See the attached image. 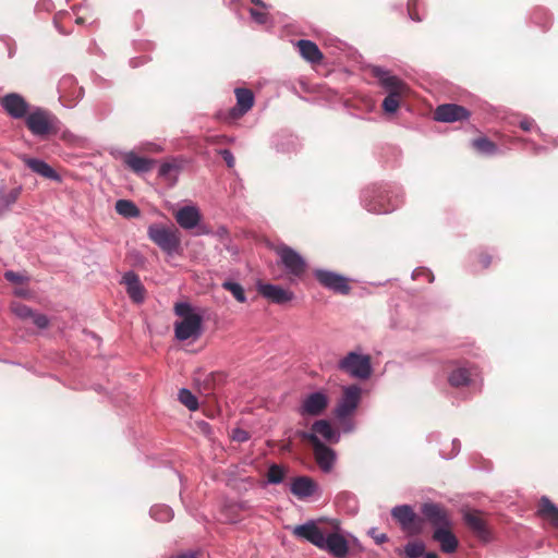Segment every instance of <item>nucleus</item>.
<instances>
[{
    "instance_id": "51",
    "label": "nucleus",
    "mask_w": 558,
    "mask_h": 558,
    "mask_svg": "<svg viewBox=\"0 0 558 558\" xmlns=\"http://www.w3.org/2000/svg\"><path fill=\"white\" fill-rule=\"evenodd\" d=\"M219 155L222 157L225 162L227 163L228 168H233L235 165V159L231 150L229 149H221L219 151Z\"/></svg>"
},
{
    "instance_id": "58",
    "label": "nucleus",
    "mask_w": 558,
    "mask_h": 558,
    "mask_svg": "<svg viewBox=\"0 0 558 558\" xmlns=\"http://www.w3.org/2000/svg\"><path fill=\"white\" fill-rule=\"evenodd\" d=\"M409 16H410V19L412 21H415V22H421L422 21V19L417 15V13H415L411 9H409Z\"/></svg>"
},
{
    "instance_id": "61",
    "label": "nucleus",
    "mask_w": 558,
    "mask_h": 558,
    "mask_svg": "<svg viewBox=\"0 0 558 558\" xmlns=\"http://www.w3.org/2000/svg\"><path fill=\"white\" fill-rule=\"evenodd\" d=\"M534 150H535V153H539V151L545 150V148H544V147H542V146H537V145H535V146H534Z\"/></svg>"
},
{
    "instance_id": "2",
    "label": "nucleus",
    "mask_w": 558,
    "mask_h": 558,
    "mask_svg": "<svg viewBox=\"0 0 558 558\" xmlns=\"http://www.w3.org/2000/svg\"><path fill=\"white\" fill-rule=\"evenodd\" d=\"M174 314L180 320L174 323V337L179 341H197L204 332V312L193 306L190 302H177L173 307Z\"/></svg>"
},
{
    "instance_id": "62",
    "label": "nucleus",
    "mask_w": 558,
    "mask_h": 558,
    "mask_svg": "<svg viewBox=\"0 0 558 558\" xmlns=\"http://www.w3.org/2000/svg\"><path fill=\"white\" fill-rule=\"evenodd\" d=\"M130 63H131V65H132L133 68L138 66V62H137L135 59H132V60L130 61Z\"/></svg>"
},
{
    "instance_id": "11",
    "label": "nucleus",
    "mask_w": 558,
    "mask_h": 558,
    "mask_svg": "<svg viewBox=\"0 0 558 558\" xmlns=\"http://www.w3.org/2000/svg\"><path fill=\"white\" fill-rule=\"evenodd\" d=\"M277 254L289 275L301 278L305 274L306 260L295 250L288 245H281L277 248Z\"/></svg>"
},
{
    "instance_id": "4",
    "label": "nucleus",
    "mask_w": 558,
    "mask_h": 558,
    "mask_svg": "<svg viewBox=\"0 0 558 558\" xmlns=\"http://www.w3.org/2000/svg\"><path fill=\"white\" fill-rule=\"evenodd\" d=\"M337 368L351 378L360 380H367L373 374L371 356L361 350L348 352L338 361Z\"/></svg>"
},
{
    "instance_id": "44",
    "label": "nucleus",
    "mask_w": 558,
    "mask_h": 558,
    "mask_svg": "<svg viewBox=\"0 0 558 558\" xmlns=\"http://www.w3.org/2000/svg\"><path fill=\"white\" fill-rule=\"evenodd\" d=\"M338 501L347 500L349 504L350 511L355 513L357 511V501L354 495L350 493H341L337 497Z\"/></svg>"
},
{
    "instance_id": "9",
    "label": "nucleus",
    "mask_w": 558,
    "mask_h": 558,
    "mask_svg": "<svg viewBox=\"0 0 558 558\" xmlns=\"http://www.w3.org/2000/svg\"><path fill=\"white\" fill-rule=\"evenodd\" d=\"M313 446L315 461L324 473H329L336 463L337 453L314 434H302Z\"/></svg>"
},
{
    "instance_id": "8",
    "label": "nucleus",
    "mask_w": 558,
    "mask_h": 558,
    "mask_svg": "<svg viewBox=\"0 0 558 558\" xmlns=\"http://www.w3.org/2000/svg\"><path fill=\"white\" fill-rule=\"evenodd\" d=\"M391 515L409 535H418L423 531V519L409 505H399L391 509Z\"/></svg>"
},
{
    "instance_id": "49",
    "label": "nucleus",
    "mask_w": 558,
    "mask_h": 558,
    "mask_svg": "<svg viewBox=\"0 0 558 558\" xmlns=\"http://www.w3.org/2000/svg\"><path fill=\"white\" fill-rule=\"evenodd\" d=\"M451 446H452V448H451V452L450 453H446L444 450L440 451V456L444 459H447V460L452 459L453 457H456L459 453V451L461 449L460 440L457 439V438L452 439Z\"/></svg>"
},
{
    "instance_id": "24",
    "label": "nucleus",
    "mask_w": 558,
    "mask_h": 558,
    "mask_svg": "<svg viewBox=\"0 0 558 558\" xmlns=\"http://www.w3.org/2000/svg\"><path fill=\"white\" fill-rule=\"evenodd\" d=\"M290 492L299 499H306L318 492V485L310 476H296L290 484Z\"/></svg>"
},
{
    "instance_id": "13",
    "label": "nucleus",
    "mask_w": 558,
    "mask_h": 558,
    "mask_svg": "<svg viewBox=\"0 0 558 558\" xmlns=\"http://www.w3.org/2000/svg\"><path fill=\"white\" fill-rule=\"evenodd\" d=\"M0 107L12 119H25L33 108L19 93H8L2 96Z\"/></svg>"
},
{
    "instance_id": "29",
    "label": "nucleus",
    "mask_w": 558,
    "mask_h": 558,
    "mask_svg": "<svg viewBox=\"0 0 558 558\" xmlns=\"http://www.w3.org/2000/svg\"><path fill=\"white\" fill-rule=\"evenodd\" d=\"M123 162L133 172L137 174L150 171L155 165V160L146 157H141L134 151H126L123 155Z\"/></svg>"
},
{
    "instance_id": "41",
    "label": "nucleus",
    "mask_w": 558,
    "mask_h": 558,
    "mask_svg": "<svg viewBox=\"0 0 558 558\" xmlns=\"http://www.w3.org/2000/svg\"><path fill=\"white\" fill-rule=\"evenodd\" d=\"M11 310L15 314V316L21 319H28L32 317L34 313V311L29 306L19 302L13 303Z\"/></svg>"
},
{
    "instance_id": "33",
    "label": "nucleus",
    "mask_w": 558,
    "mask_h": 558,
    "mask_svg": "<svg viewBox=\"0 0 558 558\" xmlns=\"http://www.w3.org/2000/svg\"><path fill=\"white\" fill-rule=\"evenodd\" d=\"M22 186L17 185L7 192L4 186H0V210H8L19 198Z\"/></svg>"
},
{
    "instance_id": "59",
    "label": "nucleus",
    "mask_w": 558,
    "mask_h": 558,
    "mask_svg": "<svg viewBox=\"0 0 558 558\" xmlns=\"http://www.w3.org/2000/svg\"><path fill=\"white\" fill-rule=\"evenodd\" d=\"M251 2L254 3L255 5L263 8V9L267 8L266 3L262 0H251Z\"/></svg>"
},
{
    "instance_id": "21",
    "label": "nucleus",
    "mask_w": 558,
    "mask_h": 558,
    "mask_svg": "<svg viewBox=\"0 0 558 558\" xmlns=\"http://www.w3.org/2000/svg\"><path fill=\"white\" fill-rule=\"evenodd\" d=\"M477 373L474 367L457 366L448 375V383L454 388L474 385Z\"/></svg>"
},
{
    "instance_id": "20",
    "label": "nucleus",
    "mask_w": 558,
    "mask_h": 558,
    "mask_svg": "<svg viewBox=\"0 0 558 558\" xmlns=\"http://www.w3.org/2000/svg\"><path fill=\"white\" fill-rule=\"evenodd\" d=\"M236 105L230 109L229 114L232 119H239L247 113L254 106V94L245 87L234 89Z\"/></svg>"
},
{
    "instance_id": "63",
    "label": "nucleus",
    "mask_w": 558,
    "mask_h": 558,
    "mask_svg": "<svg viewBox=\"0 0 558 558\" xmlns=\"http://www.w3.org/2000/svg\"><path fill=\"white\" fill-rule=\"evenodd\" d=\"M77 24H81L84 22L83 17H77L76 21H75Z\"/></svg>"
},
{
    "instance_id": "16",
    "label": "nucleus",
    "mask_w": 558,
    "mask_h": 558,
    "mask_svg": "<svg viewBox=\"0 0 558 558\" xmlns=\"http://www.w3.org/2000/svg\"><path fill=\"white\" fill-rule=\"evenodd\" d=\"M434 116L436 121L450 123L468 120L470 112L463 106L457 104H444L436 108Z\"/></svg>"
},
{
    "instance_id": "23",
    "label": "nucleus",
    "mask_w": 558,
    "mask_h": 558,
    "mask_svg": "<svg viewBox=\"0 0 558 558\" xmlns=\"http://www.w3.org/2000/svg\"><path fill=\"white\" fill-rule=\"evenodd\" d=\"M174 217L178 225L185 230H192L196 228L202 220L201 211L194 205H185L179 208Z\"/></svg>"
},
{
    "instance_id": "53",
    "label": "nucleus",
    "mask_w": 558,
    "mask_h": 558,
    "mask_svg": "<svg viewBox=\"0 0 558 558\" xmlns=\"http://www.w3.org/2000/svg\"><path fill=\"white\" fill-rule=\"evenodd\" d=\"M368 533L376 544H383L388 541V536L385 533H377V529L375 527L371 529Z\"/></svg>"
},
{
    "instance_id": "46",
    "label": "nucleus",
    "mask_w": 558,
    "mask_h": 558,
    "mask_svg": "<svg viewBox=\"0 0 558 558\" xmlns=\"http://www.w3.org/2000/svg\"><path fill=\"white\" fill-rule=\"evenodd\" d=\"M31 319L39 329H45L49 326V319L45 314L34 312Z\"/></svg>"
},
{
    "instance_id": "43",
    "label": "nucleus",
    "mask_w": 558,
    "mask_h": 558,
    "mask_svg": "<svg viewBox=\"0 0 558 558\" xmlns=\"http://www.w3.org/2000/svg\"><path fill=\"white\" fill-rule=\"evenodd\" d=\"M179 169L174 162H162L158 170V175L161 178H168L172 172H177Z\"/></svg>"
},
{
    "instance_id": "56",
    "label": "nucleus",
    "mask_w": 558,
    "mask_h": 558,
    "mask_svg": "<svg viewBox=\"0 0 558 558\" xmlns=\"http://www.w3.org/2000/svg\"><path fill=\"white\" fill-rule=\"evenodd\" d=\"M480 263L484 268H487L492 263V257L488 254H482L480 257Z\"/></svg>"
},
{
    "instance_id": "22",
    "label": "nucleus",
    "mask_w": 558,
    "mask_h": 558,
    "mask_svg": "<svg viewBox=\"0 0 558 558\" xmlns=\"http://www.w3.org/2000/svg\"><path fill=\"white\" fill-rule=\"evenodd\" d=\"M303 434H314L329 444H338L341 438V432L335 428L328 420L315 421L312 424L311 432H304Z\"/></svg>"
},
{
    "instance_id": "39",
    "label": "nucleus",
    "mask_w": 558,
    "mask_h": 558,
    "mask_svg": "<svg viewBox=\"0 0 558 558\" xmlns=\"http://www.w3.org/2000/svg\"><path fill=\"white\" fill-rule=\"evenodd\" d=\"M284 474L286 471L281 465L272 463L267 471V483L274 485L280 484L284 478Z\"/></svg>"
},
{
    "instance_id": "17",
    "label": "nucleus",
    "mask_w": 558,
    "mask_h": 558,
    "mask_svg": "<svg viewBox=\"0 0 558 558\" xmlns=\"http://www.w3.org/2000/svg\"><path fill=\"white\" fill-rule=\"evenodd\" d=\"M257 290L259 294L275 304H286L293 300L294 294L288 289H283L278 284L272 283H258Z\"/></svg>"
},
{
    "instance_id": "42",
    "label": "nucleus",
    "mask_w": 558,
    "mask_h": 558,
    "mask_svg": "<svg viewBox=\"0 0 558 558\" xmlns=\"http://www.w3.org/2000/svg\"><path fill=\"white\" fill-rule=\"evenodd\" d=\"M532 19L535 24L541 25L543 28L550 24V15L544 9H537Z\"/></svg>"
},
{
    "instance_id": "48",
    "label": "nucleus",
    "mask_w": 558,
    "mask_h": 558,
    "mask_svg": "<svg viewBox=\"0 0 558 558\" xmlns=\"http://www.w3.org/2000/svg\"><path fill=\"white\" fill-rule=\"evenodd\" d=\"M4 278L8 281L13 282V283H23L27 280V277H25L24 275H22L20 272H15L13 270H7L4 272Z\"/></svg>"
},
{
    "instance_id": "34",
    "label": "nucleus",
    "mask_w": 558,
    "mask_h": 558,
    "mask_svg": "<svg viewBox=\"0 0 558 558\" xmlns=\"http://www.w3.org/2000/svg\"><path fill=\"white\" fill-rule=\"evenodd\" d=\"M114 208L119 215L125 218H136L141 214L135 203L129 199H118Z\"/></svg>"
},
{
    "instance_id": "28",
    "label": "nucleus",
    "mask_w": 558,
    "mask_h": 558,
    "mask_svg": "<svg viewBox=\"0 0 558 558\" xmlns=\"http://www.w3.org/2000/svg\"><path fill=\"white\" fill-rule=\"evenodd\" d=\"M450 529H435L433 533V539L439 543L440 550L445 554L454 553L459 546V541Z\"/></svg>"
},
{
    "instance_id": "40",
    "label": "nucleus",
    "mask_w": 558,
    "mask_h": 558,
    "mask_svg": "<svg viewBox=\"0 0 558 558\" xmlns=\"http://www.w3.org/2000/svg\"><path fill=\"white\" fill-rule=\"evenodd\" d=\"M425 545L423 542H410L404 546L405 558H420L424 556Z\"/></svg>"
},
{
    "instance_id": "1",
    "label": "nucleus",
    "mask_w": 558,
    "mask_h": 558,
    "mask_svg": "<svg viewBox=\"0 0 558 558\" xmlns=\"http://www.w3.org/2000/svg\"><path fill=\"white\" fill-rule=\"evenodd\" d=\"M402 202L403 192L397 185H372L364 189L361 194L363 207L374 214L393 211Z\"/></svg>"
},
{
    "instance_id": "36",
    "label": "nucleus",
    "mask_w": 558,
    "mask_h": 558,
    "mask_svg": "<svg viewBox=\"0 0 558 558\" xmlns=\"http://www.w3.org/2000/svg\"><path fill=\"white\" fill-rule=\"evenodd\" d=\"M150 517L159 522H169L173 518V510L167 505H155L149 510Z\"/></svg>"
},
{
    "instance_id": "6",
    "label": "nucleus",
    "mask_w": 558,
    "mask_h": 558,
    "mask_svg": "<svg viewBox=\"0 0 558 558\" xmlns=\"http://www.w3.org/2000/svg\"><path fill=\"white\" fill-rule=\"evenodd\" d=\"M147 235L166 254L174 255L179 253L181 239L178 230L160 223H153L147 229Z\"/></svg>"
},
{
    "instance_id": "7",
    "label": "nucleus",
    "mask_w": 558,
    "mask_h": 558,
    "mask_svg": "<svg viewBox=\"0 0 558 558\" xmlns=\"http://www.w3.org/2000/svg\"><path fill=\"white\" fill-rule=\"evenodd\" d=\"M329 397L323 389L305 395L298 408V413L302 417H316L326 411L329 405Z\"/></svg>"
},
{
    "instance_id": "12",
    "label": "nucleus",
    "mask_w": 558,
    "mask_h": 558,
    "mask_svg": "<svg viewBox=\"0 0 558 558\" xmlns=\"http://www.w3.org/2000/svg\"><path fill=\"white\" fill-rule=\"evenodd\" d=\"M362 389L353 384L343 388L342 396L335 409V414L339 420L349 417L359 407Z\"/></svg>"
},
{
    "instance_id": "5",
    "label": "nucleus",
    "mask_w": 558,
    "mask_h": 558,
    "mask_svg": "<svg viewBox=\"0 0 558 558\" xmlns=\"http://www.w3.org/2000/svg\"><path fill=\"white\" fill-rule=\"evenodd\" d=\"M25 124L34 136L45 138L50 133L58 131L59 120L49 110L33 107L25 118Z\"/></svg>"
},
{
    "instance_id": "52",
    "label": "nucleus",
    "mask_w": 558,
    "mask_h": 558,
    "mask_svg": "<svg viewBox=\"0 0 558 558\" xmlns=\"http://www.w3.org/2000/svg\"><path fill=\"white\" fill-rule=\"evenodd\" d=\"M54 8V4L51 0H39L37 3H36V10L37 11H46V12H50L52 11Z\"/></svg>"
},
{
    "instance_id": "10",
    "label": "nucleus",
    "mask_w": 558,
    "mask_h": 558,
    "mask_svg": "<svg viewBox=\"0 0 558 558\" xmlns=\"http://www.w3.org/2000/svg\"><path fill=\"white\" fill-rule=\"evenodd\" d=\"M315 279L333 293L348 295L351 291L349 279L338 272L317 268L313 271Z\"/></svg>"
},
{
    "instance_id": "60",
    "label": "nucleus",
    "mask_w": 558,
    "mask_h": 558,
    "mask_svg": "<svg viewBox=\"0 0 558 558\" xmlns=\"http://www.w3.org/2000/svg\"><path fill=\"white\" fill-rule=\"evenodd\" d=\"M423 558H438V556L435 553H426Z\"/></svg>"
},
{
    "instance_id": "37",
    "label": "nucleus",
    "mask_w": 558,
    "mask_h": 558,
    "mask_svg": "<svg viewBox=\"0 0 558 558\" xmlns=\"http://www.w3.org/2000/svg\"><path fill=\"white\" fill-rule=\"evenodd\" d=\"M179 401L184 404L190 411L198 409L197 398L187 388H181L178 393Z\"/></svg>"
},
{
    "instance_id": "15",
    "label": "nucleus",
    "mask_w": 558,
    "mask_h": 558,
    "mask_svg": "<svg viewBox=\"0 0 558 558\" xmlns=\"http://www.w3.org/2000/svg\"><path fill=\"white\" fill-rule=\"evenodd\" d=\"M424 518L434 529L451 527V520L445 507L437 502H425L421 507Z\"/></svg>"
},
{
    "instance_id": "54",
    "label": "nucleus",
    "mask_w": 558,
    "mask_h": 558,
    "mask_svg": "<svg viewBox=\"0 0 558 558\" xmlns=\"http://www.w3.org/2000/svg\"><path fill=\"white\" fill-rule=\"evenodd\" d=\"M342 422V432L343 433H351L354 430V422L347 417V418H343V420H340Z\"/></svg>"
},
{
    "instance_id": "30",
    "label": "nucleus",
    "mask_w": 558,
    "mask_h": 558,
    "mask_svg": "<svg viewBox=\"0 0 558 558\" xmlns=\"http://www.w3.org/2000/svg\"><path fill=\"white\" fill-rule=\"evenodd\" d=\"M296 45L302 58L310 63H319L323 60L324 56L315 43L307 39H300Z\"/></svg>"
},
{
    "instance_id": "57",
    "label": "nucleus",
    "mask_w": 558,
    "mask_h": 558,
    "mask_svg": "<svg viewBox=\"0 0 558 558\" xmlns=\"http://www.w3.org/2000/svg\"><path fill=\"white\" fill-rule=\"evenodd\" d=\"M171 558H197V553L196 551H192V550H189V551H185V553H182V554H179L177 556H173Z\"/></svg>"
},
{
    "instance_id": "32",
    "label": "nucleus",
    "mask_w": 558,
    "mask_h": 558,
    "mask_svg": "<svg viewBox=\"0 0 558 558\" xmlns=\"http://www.w3.org/2000/svg\"><path fill=\"white\" fill-rule=\"evenodd\" d=\"M274 146L277 151L290 153L296 150L299 147V140L292 134L277 135L274 138Z\"/></svg>"
},
{
    "instance_id": "25",
    "label": "nucleus",
    "mask_w": 558,
    "mask_h": 558,
    "mask_svg": "<svg viewBox=\"0 0 558 558\" xmlns=\"http://www.w3.org/2000/svg\"><path fill=\"white\" fill-rule=\"evenodd\" d=\"M121 282L125 284L126 293L134 303L141 304L144 302L145 288L141 282L140 277L133 270L126 271L123 275Z\"/></svg>"
},
{
    "instance_id": "47",
    "label": "nucleus",
    "mask_w": 558,
    "mask_h": 558,
    "mask_svg": "<svg viewBox=\"0 0 558 558\" xmlns=\"http://www.w3.org/2000/svg\"><path fill=\"white\" fill-rule=\"evenodd\" d=\"M519 126L523 130V131H532V130H536L537 132H541L539 128H537L535 125V121L534 119L530 118V117H523L520 121H519Z\"/></svg>"
},
{
    "instance_id": "14",
    "label": "nucleus",
    "mask_w": 558,
    "mask_h": 558,
    "mask_svg": "<svg viewBox=\"0 0 558 558\" xmlns=\"http://www.w3.org/2000/svg\"><path fill=\"white\" fill-rule=\"evenodd\" d=\"M60 99L64 101V106L74 107L84 96L83 87L77 85V81L73 75H64L58 84Z\"/></svg>"
},
{
    "instance_id": "35",
    "label": "nucleus",
    "mask_w": 558,
    "mask_h": 558,
    "mask_svg": "<svg viewBox=\"0 0 558 558\" xmlns=\"http://www.w3.org/2000/svg\"><path fill=\"white\" fill-rule=\"evenodd\" d=\"M472 146L481 154L493 156L498 153V146L487 137H478L472 141Z\"/></svg>"
},
{
    "instance_id": "18",
    "label": "nucleus",
    "mask_w": 558,
    "mask_h": 558,
    "mask_svg": "<svg viewBox=\"0 0 558 558\" xmlns=\"http://www.w3.org/2000/svg\"><path fill=\"white\" fill-rule=\"evenodd\" d=\"M292 533L298 538L307 541L318 548L322 546L325 536V533L319 529L314 520H310L304 524L294 526Z\"/></svg>"
},
{
    "instance_id": "19",
    "label": "nucleus",
    "mask_w": 558,
    "mask_h": 558,
    "mask_svg": "<svg viewBox=\"0 0 558 558\" xmlns=\"http://www.w3.org/2000/svg\"><path fill=\"white\" fill-rule=\"evenodd\" d=\"M319 549L328 551L336 558H345L349 551V543L342 535L329 532L325 534Z\"/></svg>"
},
{
    "instance_id": "31",
    "label": "nucleus",
    "mask_w": 558,
    "mask_h": 558,
    "mask_svg": "<svg viewBox=\"0 0 558 558\" xmlns=\"http://www.w3.org/2000/svg\"><path fill=\"white\" fill-rule=\"evenodd\" d=\"M537 512L555 527H558V507L548 497L543 496L541 498Z\"/></svg>"
},
{
    "instance_id": "45",
    "label": "nucleus",
    "mask_w": 558,
    "mask_h": 558,
    "mask_svg": "<svg viewBox=\"0 0 558 558\" xmlns=\"http://www.w3.org/2000/svg\"><path fill=\"white\" fill-rule=\"evenodd\" d=\"M412 278L414 280H416L418 278H425L428 282H433L434 275L429 269L424 268V267H418L413 270Z\"/></svg>"
},
{
    "instance_id": "27",
    "label": "nucleus",
    "mask_w": 558,
    "mask_h": 558,
    "mask_svg": "<svg viewBox=\"0 0 558 558\" xmlns=\"http://www.w3.org/2000/svg\"><path fill=\"white\" fill-rule=\"evenodd\" d=\"M23 161L33 172L56 182L61 181L60 174L45 160L25 156Z\"/></svg>"
},
{
    "instance_id": "55",
    "label": "nucleus",
    "mask_w": 558,
    "mask_h": 558,
    "mask_svg": "<svg viewBox=\"0 0 558 558\" xmlns=\"http://www.w3.org/2000/svg\"><path fill=\"white\" fill-rule=\"evenodd\" d=\"M234 439H236L239 441H245L248 439V434L245 430L235 429L234 430Z\"/></svg>"
},
{
    "instance_id": "50",
    "label": "nucleus",
    "mask_w": 558,
    "mask_h": 558,
    "mask_svg": "<svg viewBox=\"0 0 558 558\" xmlns=\"http://www.w3.org/2000/svg\"><path fill=\"white\" fill-rule=\"evenodd\" d=\"M250 14H251L252 19H253L256 23H258V24H262V25H263V24L267 23V21H268V15H267V13H266V12L258 11V10H256V9H251V10H250Z\"/></svg>"
},
{
    "instance_id": "3",
    "label": "nucleus",
    "mask_w": 558,
    "mask_h": 558,
    "mask_svg": "<svg viewBox=\"0 0 558 558\" xmlns=\"http://www.w3.org/2000/svg\"><path fill=\"white\" fill-rule=\"evenodd\" d=\"M371 73L377 80L378 86L387 93L381 104L384 112L396 113L401 101L408 95V84L391 71L379 65L371 66Z\"/></svg>"
},
{
    "instance_id": "26",
    "label": "nucleus",
    "mask_w": 558,
    "mask_h": 558,
    "mask_svg": "<svg viewBox=\"0 0 558 558\" xmlns=\"http://www.w3.org/2000/svg\"><path fill=\"white\" fill-rule=\"evenodd\" d=\"M464 522L468 527L478 537L481 541L487 543L492 539L490 532L486 525L484 519L476 512H466L463 515Z\"/></svg>"
},
{
    "instance_id": "38",
    "label": "nucleus",
    "mask_w": 558,
    "mask_h": 558,
    "mask_svg": "<svg viewBox=\"0 0 558 558\" xmlns=\"http://www.w3.org/2000/svg\"><path fill=\"white\" fill-rule=\"evenodd\" d=\"M222 288L225 290L231 292L238 302H240V303L246 302L245 291L239 282L227 280V281L222 282Z\"/></svg>"
}]
</instances>
